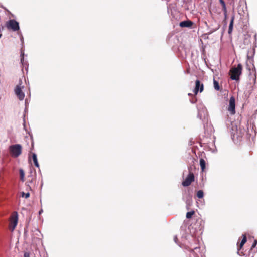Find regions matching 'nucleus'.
I'll use <instances>...</instances> for the list:
<instances>
[{
	"instance_id": "1",
	"label": "nucleus",
	"mask_w": 257,
	"mask_h": 257,
	"mask_svg": "<svg viewBox=\"0 0 257 257\" xmlns=\"http://www.w3.org/2000/svg\"><path fill=\"white\" fill-rule=\"evenodd\" d=\"M22 147L21 145L17 144L12 145L9 147V152L11 156L16 158L20 156L22 154Z\"/></svg>"
},
{
	"instance_id": "2",
	"label": "nucleus",
	"mask_w": 257,
	"mask_h": 257,
	"mask_svg": "<svg viewBox=\"0 0 257 257\" xmlns=\"http://www.w3.org/2000/svg\"><path fill=\"white\" fill-rule=\"evenodd\" d=\"M18 222V214L16 211L13 212L9 219V228L13 232L16 228Z\"/></svg>"
},
{
	"instance_id": "3",
	"label": "nucleus",
	"mask_w": 257,
	"mask_h": 257,
	"mask_svg": "<svg viewBox=\"0 0 257 257\" xmlns=\"http://www.w3.org/2000/svg\"><path fill=\"white\" fill-rule=\"evenodd\" d=\"M242 66L241 64H238L236 67H233L230 70V78L233 80H238L239 76L242 73Z\"/></svg>"
},
{
	"instance_id": "4",
	"label": "nucleus",
	"mask_w": 257,
	"mask_h": 257,
	"mask_svg": "<svg viewBox=\"0 0 257 257\" xmlns=\"http://www.w3.org/2000/svg\"><path fill=\"white\" fill-rule=\"evenodd\" d=\"M6 26L9 30H12L16 32L20 30L19 24L14 19H11L7 21L6 23Z\"/></svg>"
},
{
	"instance_id": "5",
	"label": "nucleus",
	"mask_w": 257,
	"mask_h": 257,
	"mask_svg": "<svg viewBox=\"0 0 257 257\" xmlns=\"http://www.w3.org/2000/svg\"><path fill=\"white\" fill-rule=\"evenodd\" d=\"M195 177L193 173L189 169V174L186 179L182 183V185L184 187L189 186L194 181Z\"/></svg>"
},
{
	"instance_id": "6",
	"label": "nucleus",
	"mask_w": 257,
	"mask_h": 257,
	"mask_svg": "<svg viewBox=\"0 0 257 257\" xmlns=\"http://www.w3.org/2000/svg\"><path fill=\"white\" fill-rule=\"evenodd\" d=\"M23 86H21V84L17 85L15 88V93L20 100H23L25 97V94L22 91V88Z\"/></svg>"
},
{
	"instance_id": "7",
	"label": "nucleus",
	"mask_w": 257,
	"mask_h": 257,
	"mask_svg": "<svg viewBox=\"0 0 257 257\" xmlns=\"http://www.w3.org/2000/svg\"><path fill=\"white\" fill-rule=\"evenodd\" d=\"M228 111L231 114L233 115L235 113V100L233 96L230 98Z\"/></svg>"
},
{
	"instance_id": "8",
	"label": "nucleus",
	"mask_w": 257,
	"mask_h": 257,
	"mask_svg": "<svg viewBox=\"0 0 257 257\" xmlns=\"http://www.w3.org/2000/svg\"><path fill=\"white\" fill-rule=\"evenodd\" d=\"M204 85L203 84L201 83L199 80H197L195 81V87L194 89V93L195 95H197V93L200 92V93L203 91Z\"/></svg>"
},
{
	"instance_id": "9",
	"label": "nucleus",
	"mask_w": 257,
	"mask_h": 257,
	"mask_svg": "<svg viewBox=\"0 0 257 257\" xmlns=\"http://www.w3.org/2000/svg\"><path fill=\"white\" fill-rule=\"evenodd\" d=\"M193 22L190 20L182 21L180 23L181 27H190L193 25Z\"/></svg>"
},
{
	"instance_id": "10",
	"label": "nucleus",
	"mask_w": 257,
	"mask_h": 257,
	"mask_svg": "<svg viewBox=\"0 0 257 257\" xmlns=\"http://www.w3.org/2000/svg\"><path fill=\"white\" fill-rule=\"evenodd\" d=\"M242 237L243 238L238 246V250H240L242 248V247H243L244 244L247 241L246 236L245 234L242 235Z\"/></svg>"
},
{
	"instance_id": "11",
	"label": "nucleus",
	"mask_w": 257,
	"mask_h": 257,
	"mask_svg": "<svg viewBox=\"0 0 257 257\" xmlns=\"http://www.w3.org/2000/svg\"><path fill=\"white\" fill-rule=\"evenodd\" d=\"M32 159L33 161L35 166L38 168L39 167V164L38 162L37 155L35 153H32Z\"/></svg>"
},
{
	"instance_id": "12",
	"label": "nucleus",
	"mask_w": 257,
	"mask_h": 257,
	"mask_svg": "<svg viewBox=\"0 0 257 257\" xmlns=\"http://www.w3.org/2000/svg\"><path fill=\"white\" fill-rule=\"evenodd\" d=\"M219 2L222 7V10L224 12L225 16H226L227 14V9L226 7L225 2L223 0H219Z\"/></svg>"
},
{
	"instance_id": "13",
	"label": "nucleus",
	"mask_w": 257,
	"mask_h": 257,
	"mask_svg": "<svg viewBox=\"0 0 257 257\" xmlns=\"http://www.w3.org/2000/svg\"><path fill=\"white\" fill-rule=\"evenodd\" d=\"M234 19V16L232 17L228 28L229 34H230L232 31Z\"/></svg>"
},
{
	"instance_id": "14",
	"label": "nucleus",
	"mask_w": 257,
	"mask_h": 257,
	"mask_svg": "<svg viewBox=\"0 0 257 257\" xmlns=\"http://www.w3.org/2000/svg\"><path fill=\"white\" fill-rule=\"evenodd\" d=\"M200 165L202 171H203L205 169L206 162L205 161L203 158H201L200 159Z\"/></svg>"
},
{
	"instance_id": "15",
	"label": "nucleus",
	"mask_w": 257,
	"mask_h": 257,
	"mask_svg": "<svg viewBox=\"0 0 257 257\" xmlns=\"http://www.w3.org/2000/svg\"><path fill=\"white\" fill-rule=\"evenodd\" d=\"M213 85L214 89L217 91L220 90V87L219 86L218 82H217L216 80H213Z\"/></svg>"
},
{
	"instance_id": "16",
	"label": "nucleus",
	"mask_w": 257,
	"mask_h": 257,
	"mask_svg": "<svg viewBox=\"0 0 257 257\" xmlns=\"http://www.w3.org/2000/svg\"><path fill=\"white\" fill-rule=\"evenodd\" d=\"M197 196L198 198H202L204 196V193L202 190H199L197 192Z\"/></svg>"
},
{
	"instance_id": "17",
	"label": "nucleus",
	"mask_w": 257,
	"mask_h": 257,
	"mask_svg": "<svg viewBox=\"0 0 257 257\" xmlns=\"http://www.w3.org/2000/svg\"><path fill=\"white\" fill-rule=\"evenodd\" d=\"M194 214H195V211H190V212H188L186 213V218H188V219L191 218L192 217V215H194Z\"/></svg>"
},
{
	"instance_id": "18",
	"label": "nucleus",
	"mask_w": 257,
	"mask_h": 257,
	"mask_svg": "<svg viewBox=\"0 0 257 257\" xmlns=\"http://www.w3.org/2000/svg\"><path fill=\"white\" fill-rule=\"evenodd\" d=\"M20 175L21 180L22 181H24V178L25 173H24V171L22 169H20Z\"/></svg>"
},
{
	"instance_id": "19",
	"label": "nucleus",
	"mask_w": 257,
	"mask_h": 257,
	"mask_svg": "<svg viewBox=\"0 0 257 257\" xmlns=\"http://www.w3.org/2000/svg\"><path fill=\"white\" fill-rule=\"evenodd\" d=\"M21 196H22V197H24V198H29V196H30V193H24V192H23L22 193Z\"/></svg>"
},
{
	"instance_id": "20",
	"label": "nucleus",
	"mask_w": 257,
	"mask_h": 257,
	"mask_svg": "<svg viewBox=\"0 0 257 257\" xmlns=\"http://www.w3.org/2000/svg\"><path fill=\"white\" fill-rule=\"evenodd\" d=\"M256 244H257V239H255V240H254L253 243L252 244V246L250 248V250H252L254 248H255V246H256Z\"/></svg>"
},
{
	"instance_id": "21",
	"label": "nucleus",
	"mask_w": 257,
	"mask_h": 257,
	"mask_svg": "<svg viewBox=\"0 0 257 257\" xmlns=\"http://www.w3.org/2000/svg\"><path fill=\"white\" fill-rule=\"evenodd\" d=\"M24 257H30L29 253L28 252H25L24 253Z\"/></svg>"
},
{
	"instance_id": "22",
	"label": "nucleus",
	"mask_w": 257,
	"mask_h": 257,
	"mask_svg": "<svg viewBox=\"0 0 257 257\" xmlns=\"http://www.w3.org/2000/svg\"><path fill=\"white\" fill-rule=\"evenodd\" d=\"M235 133H233V136H235ZM236 135L237 137H239L240 136V135L238 134V130H236Z\"/></svg>"
},
{
	"instance_id": "23",
	"label": "nucleus",
	"mask_w": 257,
	"mask_h": 257,
	"mask_svg": "<svg viewBox=\"0 0 257 257\" xmlns=\"http://www.w3.org/2000/svg\"><path fill=\"white\" fill-rule=\"evenodd\" d=\"M191 254H192V255H194V254H195V252H194V251L193 250H191Z\"/></svg>"
},
{
	"instance_id": "24",
	"label": "nucleus",
	"mask_w": 257,
	"mask_h": 257,
	"mask_svg": "<svg viewBox=\"0 0 257 257\" xmlns=\"http://www.w3.org/2000/svg\"><path fill=\"white\" fill-rule=\"evenodd\" d=\"M196 101V99H195L194 101H192V103H195Z\"/></svg>"
},
{
	"instance_id": "25",
	"label": "nucleus",
	"mask_w": 257,
	"mask_h": 257,
	"mask_svg": "<svg viewBox=\"0 0 257 257\" xmlns=\"http://www.w3.org/2000/svg\"><path fill=\"white\" fill-rule=\"evenodd\" d=\"M32 149H33V147H34L33 143H32Z\"/></svg>"
},
{
	"instance_id": "26",
	"label": "nucleus",
	"mask_w": 257,
	"mask_h": 257,
	"mask_svg": "<svg viewBox=\"0 0 257 257\" xmlns=\"http://www.w3.org/2000/svg\"><path fill=\"white\" fill-rule=\"evenodd\" d=\"M188 95H189V96H192V94H191V93H189V94H188Z\"/></svg>"
}]
</instances>
